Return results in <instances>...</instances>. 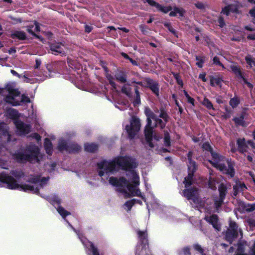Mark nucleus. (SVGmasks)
<instances>
[{
    "mask_svg": "<svg viewBox=\"0 0 255 255\" xmlns=\"http://www.w3.org/2000/svg\"><path fill=\"white\" fill-rule=\"evenodd\" d=\"M244 209L247 212H251L255 210V203L245 204L243 206Z\"/></svg>",
    "mask_w": 255,
    "mask_h": 255,
    "instance_id": "39",
    "label": "nucleus"
},
{
    "mask_svg": "<svg viewBox=\"0 0 255 255\" xmlns=\"http://www.w3.org/2000/svg\"><path fill=\"white\" fill-rule=\"evenodd\" d=\"M230 68L238 79H242L245 76L244 72H242L240 66L237 65H232Z\"/></svg>",
    "mask_w": 255,
    "mask_h": 255,
    "instance_id": "24",
    "label": "nucleus"
},
{
    "mask_svg": "<svg viewBox=\"0 0 255 255\" xmlns=\"http://www.w3.org/2000/svg\"><path fill=\"white\" fill-rule=\"evenodd\" d=\"M229 9L230 12L232 13H239V10L238 7L235 4H229L227 5Z\"/></svg>",
    "mask_w": 255,
    "mask_h": 255,
    "instance_id": "46",
    "label": "nucleus"
},
{
    "mask_svg": "<svg viewBox=\"0 0 255 255\" xmlns=\"http://www.w3.org/2000/svg\"><path fill=\"white\" fill-rule=\"evenodd\" d=\"M193 248L195 251H198L201 254H202L204 252V250L201 247V246L197 244H194L193 245Z\"/></svg>",
    "mask_w": 255,
    "mask_h": 255,
    "instance_id": "58",
    "label": "nucleus"
},
{
    "mask_svg": "<svg viewBox=\"0 0 255 255\" xmlns=\"http://www.w3.org/2000/svg\"><path fill=\"white\" fill-rule=\"evenodd\" d=\"M136 232L142 248L138 253L136 250L135 255H148L146 251L147 249L149 248L148 235L146 230L141 231L137 229L136 230Z\"/></svg>",
    "mask_w": 255,
    "mask_h": 255,
    "instance_id": "7",
    "label": "nucleus"
},
{
    "mask_svg": "<svg viewBox=\"0 0 255 255\" xmlns=\"http://www.w3.org/2000/svg\"><path fill=\"white\" fill-rule=\"evenodd\" d=\"M116 80L121 83H125L127 81V73L126 71L118 70L115 73Z\"/></svg>",
    "mask_w": 255,
    "mask_h": 255,
    "instance_id": "22",
    "label": "nucleus"
},
{
    "mask_svg": "<svg viewBox=\"0 0 255 255\" xmlns=\"http://www.w3.org/2000/svg\"><path fill=\"white\" fill-rule=\"evenodd\" d=\"M21 116L20 113H17V132H19L20 134L25 135L30 132L31 126L29 124H25L18 120Z\"/></svg>",
    "mask_w": 255,
    "mask_h": 255,
    "instance_id": "15",
    "label": "nucleus"
},
{
    "mask_svg": "<svg viewBox=\"0 0 255 255\" xmlns=\"http://www.w3.org/2000/svg\"><path fill=\"white\" fill-rule=\"evenodd\" d=\"M133 201H134V200L131 199L126 201L125 203V206L128 208V211H130L134 205Z\"/></svg>",
    "mask_w": 255,
    "mask_h": 255,
    "instance_id": "55",
    "label": "nucleus"
},
{
    "mask_svg": "<svg viewBox=\"0 0 255 255\" xmlns=\"http://www.w3.org/2000/svg\"><path fill=\"white\" fill-rule=\"evenodd\" d=\"M40 181V175L31 176L28 178V181L31 183H38Z\"/></svg>",
    "mask_w": 255,
    "mask_h": 255,
    "instance_id": "43",
    "label": "nucleus"
},
{
    "mask_svg": "<svg viewBox=\"0 0 255 255\" xmlns=\"http://www.w3.org/2000/svg\"><path fill=\"white\" fill-rule=\"evenodd\" d=\"M143 2H147L149 5L155 7L158 11L164 13H167L172 9V7L171 5L163 6L154 0H145L143 1Z\"/></svg>",
    "mask_w": 255,
    "mask_h": 255,
    "instance_id": "16",
    "label": "nucleus"
},
{
    "mask_svg": "<svg viewBox=\"0 0 255 255\" xmlns=\"http://www.w3.org/2000/svg\"><path fill=\"white\" fill-rule=\"evenodd\" d=\"M44 149L47 154L51 155L52 154V143L51 141L48 138H45L44 141Z\"/></svg>",
    "mask_w": 255,
    "mask_h": 255,
    "instance_id": "29",
    "label": "nucleus"
},
{
    "mask_svg": "<svg viewBox=\"0 0 255 255\" xmlns=\"http://www.w3.org/2000/svg\"><path fill=\"white\" fill-rule=\"evenodd\" d=\"M90 245L89 250L92 253L93 255H100L99 251L98 248L95 246L94 244L91 242H88Z\"/></svg>",
    "mask_w": 255,
    "mask_h": 255,
    "instance_id": "38",
    "label": "nucleus"
},
{
    "mask_svg": "<svg viewBox=\"0 0 255 255\" xmlns=\"http://www.w3.org/2000/svg\"><path fill=\"white\" fill-rule=\"evenodd\" d=\"M144 84L145 88L150 89L156 97H159L160 85L158 81L150 78H145Z\"/></svg>",
    "mask_w": 255,
    "mask_h": 255,
    "instance_id": "10",
    "label": "nucleus"
},
{
    "mask_svg": "<svg viewBox=\"0 0 255 255\" xmlns=\"http://www.w3.org/2000/svg\"><path fill=\"white\" fill-rule=\"evenodd\" d=\"M57 211L63 218H65L66 216L70 214V212L65 210L64 208L61 206H58Z\"/></svg>",
    "mask_w": 255,
    "mask_h": 255,
    "instance_id": "41",
    "label": "nucleus"
},
{
    "mask_svg": "<svg viewBox=\"0 0 255 255\" xmlns=\"http://www.w3.org/2000/svg\"><path fill=\"white\" fill-rule=\"evenodd\" d=\"M213 64L216 65H217V66H221L222 67V68L223 69H225V67L224 66V65L220 62V59L219 58L216 56H215L213 59Z\"/></svg>",
    "mask_w": 255,
    "mask_h": 255,
    "instance_id": "51",
    "label": "nucleus"
},
{
    "mask_svg": "<svg viewBox=\"0 0 255 255\" xmlns=\"http://www.w3.org/2000/svg\"><path fill=\"white\" fill-rule=\"evenodd\" d=\"M172 9H173V11H171L169 14L170 16H176L177 13H178L180 16L183 17L186 13V10L182 7L179 8L177 6H174Z\"/></svg>",
    "mask_w": 255,
    "mask_h": 255,
    "instance_id": "30",
    "label": "nucleus"
},
{
    "mask_svg": "<svg viewBox=\"0 0 255 255\" xmlns=\"http://www.w3.org/2000/svg\"><path fill=\"white\" fill-rule=\"evenodd\" d=\"M196 60L197 61L196 64L198 68H201L203 67L206 57L204 55H196Z\"/></svg>",
    "mask_w": 255,
    "mask_h": 255,
    "instance_id": "34",
    "label": "nucleus"
},
{
    "mask_svg": "<svg viewBox=\"0 0 255 255\" xmlns=\"http://www.w3.org/2000/svg\"><path fill=\"white\" fill-rule=\"evenodd\" d=\"M147 118H149L151 120L152 119L154 123L153 127H160L161 128L163 129L165 128L167 122L163 121L161 119L156 117L154 113H145Z\"/></svg>",
    "mask_w": 255,
    "mask_h": 255,
    "instance_id": "18",
    "label": "nucleus"
},
{
    "mask_svg": "<svg viewBox=\"0 0 255 255\" xmlns=\"http://www.w3.org/2000/svg\"><path fill=\"white\" fill-rule=\"evenodd\" d=\"M31 137L35 138L38 142L41 140V136L36 132L33 133L31 134Z\"/></svg>",
    "mask_w": 255,
    "mask_h": 255,
    "instance_id": "64",
    "label": "nucleus"
},
{
    "mask_svg": "<svg viewBox=\"0 0 255 255\" xmlns=\"http://www.w3.org/2000/svg\"><path fill=\"white\" fill-rule=\"evenodd\" d=\"M93 27L92 26L86 24L84 26V31L85 33H89L93 30Z\"/></svg>",
    "mask_w": 255,
    "mask_h": 255,
    "instance_id": "62",
    "label": "nucleus"
},
{
    "mask_svg": "<svg viewBox=\"0 0 255 255\" xmlns=\"http://www.w3.org/2000/svg\"><path fill=\"white\" fill-rule=\"evenodd\" d=\"M245 60L250 67H252L253 65L255 66V58H252L250 56H247L245 57Z\"/></svg>",
    "mask_w": 255,
    "mask_h": 255,
    "instance_id": "45",
    "label": "nucleus"
},
{
    "mask_svg": "<svg viewBox=\"0 0 255 255\" xmlns=\"http://www.w3.org/2000/svg\"><path fill=\"white\" fill-rule=\"evenodd\" d=\"M224 81L222 77H214L213 76L210 77V85L212 87L218 86L220 87L222 86V83Z\"/></svg>",
    "mask_w": 255,
    "mask_h": 255,
    "instance_id": "32",
    "label": "nucleus"
},
{
    "mask_svg": "<svg viewBox=\"0 0 255 255\" xmlns=\"http://www.w3.org/2000/svg\"><path fill=\"white\" fill-rule=\"evenodd\" d=\"M195 5L197 8L201 10L205 9L206 7L205 4L202 2H197Z\"/></svg>",
    "mask_w": 255,
    "mask_h": 255,
    "instance_id": "60",
    "label": "nucleus"
},
{
    "mask_svg": "<svg viewBox=\"0 0 255 255\" xmlns=\"http://www.w3.org/2000/svg\"><path fill=\"white\" fill-rule=\"evenodd\" d=\"M238 232L228 229L225 235V240L231 244L238 237Z\"/></svg>",
    "mask_w": 255,
    "mask_h": 255,
    "instance_id": "23",
    "label": "nucleus"
},
{
    "mask_svg": "<svg viewBox=\"0 0 255 255\" xmlns=\"http://www.w3.org/2000/svg\"><path fill=\"white\" fill-rule=\"evenodd\" d=\"M197 169V167L188 166V175L184 178L183 182L185 188L189 187L194 183L195 173Z\"/></svg>",
    "mask_w": 255,
    "mask_h": 255,
    "instance_id": "13",
    "label": "nucleus"
},
{
    "mask_svg": "<svg viewBox=\"0 0 255 255\" xmlns=\"http://www.w3.org/2000/svg\"><path fill=\"white\" fill-rule=\"evenodd\" d=\"M221 13L225 14L227 16L229 15V14H230V12L227 5L222 8Z\"/></svg>",
    "mask_w": 255,
    "mask_h": 255,
    "instance_id": "61",
    "label": "nucleus"
},
{
    "mask_svg": "<svg viewBox=\"0 0 255 255\" xmlns=\"http://www.w3.org/2000/svg\"><path fill=\"white\" fill-rule=\"evenodd\" d=\"M0 95L5 97L4 99L6 102L14 106L16 104L15 101V84L14 82L8 83L5 89L0 88Z\"/></svg>",
    "mask_w": 255,
    "mask_h": 255,
    "instance_id": "5",
    "label": "nucleus"
},
{
    "mask_svg": "<svg viewBox=\"0 0 255 255\" xmlns=\"http://www.w3.org/2000/svg\"><path fill=\"white\" fill-rule=\"evenodd\" d=\"M57 148L60 152L65 151L68 153H77L82 149L81 146L76 142H67L64 139L59 141Z\"/></svg>",
    "mask_w": 255,
    "mask_h": 255,
    "instance_id": "6",
    "label": "nucleus"
},
{
    "mask_svg": "<svg viewBox=\"0 0 255 255\" xmlns=\"http://www.w3.org/2000/svg\"><path fill=\"white\" fill-rule=\"evenodd\" d=\"M182 191V195L185 197L188 200L193 199L198 193V189L195 187L190 188H186Z\"/></svg>",
    "mask_w": 255,
    "mask_h": 255,
    "instance_id": "19",
    "label": "nucleus"
},
{
    "mask_svg": "<svg viewBox=\"0 0 255 255\" xmlns=\"http://www.w3.org/2000/svg\"><path fill=\"white\" fill-rule=\"evenodd\" d=\"M137 165L135 160L128 156H120L112 160L104 159L97 164L98 169H104L107 173H111L118 171L117 166L123 170L129 171L131 173V171L136 168Z\"/></svg>",
    "mask_w": 255,
    "mask_h": 255,
    "instance_id": "1",
    "label": "nucleus"
},
{
    "mask_svg": "<svg viewBox=\"0 0 255 255\" xmlns=\"http://www.w3.org/2000/svg\"><path fill=\"white\" fill-rule=\"evenodd\" d=\"M65 63L62 61L52 62L46 66L47 69L49 72H58L63 68Z\"/></svg>",
    "mask_w": 255,
    "mask_h": 255,
    "instance_id": "17",
    "label": "nucleus"
},
{
    "mask_svg": "<svg viewBox=\"0 0 255 255\" xmlns=\"http://www.w3.org/2000/svg\"><path fill=\"white\" fill-rule=\"evenodd\" d=\"M203 105L209 110H214L211 102L207 98H204L202 102Z\"/></svg>",
    "mask_w": 255,
    "mask_h": 255,
    "instance_id": "42",
    "label": "nucleus"
},
{
    "mask_svg": "<svg viewBox=\"0 0 255 255\" xmlns=\"http://www.w3.org/2000/svg\"><path fill=\"white\" fill-rule=\"evenodd\" d=\"M131 175L132 184L130 183L125 177H121L118 179L117 177L112 176L110 177L109 181L111 185L117 187H126L132 196H136L144 199V197L142 195L140 190L135 189L136 186L139 184V177L138 174L134 170H132Z\"/></svg>",
    "mask_w": 255,
    "mask_h": 255,
    "instance_id": "2",
    "label": "nucleus"
},
{
    "mask_svg": "<svg viewBox=\"0 0 255 255\" xmlns=\"http://www.w3.org/2000/svg\"><path fill=\"white\" fill-rule=\"evenodd\" d=\"M247 113H242L241 115L239 117H235L233 120L237 126H241L243 127H246L248 125V123L245 121Z\"/></svg>",
    "mask_w": 255,
    "mask_h": 255,
    "instance_id": "26",
    "label": "nucleus"
},
{
    "mask_svg": "<svg viewBox=\"0 0 255 255\" xmlns=\"http://www.w3.org/2000/svg\"><path fill=\"white\" fill-rule=\"evenodd\" d=\"M240 103V100L239 97L235 96L231 98L229 101V105L233 108H235L238 106Z\"/></svg>",
    "mask_w": 255,
    "mask_h": 255,
    "instance_id": "36",
    "label": "nucleus"
},
{
    "mask_svg": "<svg viewBox=\"0 0 255 255\" xmlns=\"http://www.w3.org/2000/svg\"><path fill=\"white\" fill-rule=\"evenodd\" d=\"M100 65L102 66L103 69H104V71L106 73L109 72V69L107 67V63L104 61H100Z\"/></svg>",
    "mask_w": 255,
    "mask_h": 255,
    "instance_id": "59",
    "label": "nucleus"
},
{
    "mask_svg": "<svg viewBox=\"0 0 255 255\" xmlns=\"http://www.w3.org/2000/svg\"><path fill=\"white\" fill-rule=\"evenodd\" d=\"M247 245V241H239L237 244V252L245 253V247Z\"/></svg>",
    "mask_w": 255,
    "mask_h": 255,
    "instance_id": "35",
    "label": "nucleus"
},
{
    "mask_svg": "<svg viewBox=\"0 0 255 255\" xmlns=\"http://www.w3.org/2000/svg\"><path fill=\"white\" fill-rule=\"evenodd\" d=\"M41 158L40 149L35 144L27 146L24 152H17V163H40Z\"/></svg>",
    "mask_w": 255,
    "mask_h": 255,
    "instance_id": "3",
    "label": "nucleus"
},
{
    "mask_svg": "<svg viewBox=\"0 0 255 255\" xmlns=\"http://www.w3.org/2000/svg\"><path fill=\"white\" fill-rule=\"evenodd\" d=\"M140 128V122L138 118L132 117L130 121V126L127 125L126 129L128 134V137L130 139L134 138Z\"/></svg>",
    "mask_w": 255,
    "mask_h": 255,
    "instance_id": "8",
    "label": "nucleus"
},
{
    "mask_svg": "<svg viewBox=\"0 0 255 255\" xmlns=\"http://www.w3.org/2000/svg\"><path fill=\"white\" fill-rule=\"evenodd\" d=\"M212 157V160H209V162L212 165L219 169L223 173L229 175L231 178H233L235 175V170L234 168V164L231 161L228 160V167L224 163H219V162L223 161L225 157L219 153L213 150L210 153Z\"/></svg>",
    "mask_w": 255,
    "mask_h": 255,
    "instance_id": "4",
    "label": "nucleus"
},
{
    "mask_svg": "<svg viewBox=\"0 0 255 255\" xmlns=\"http://www.w3.org/2000/svg\"><path fill=\"white\" fill-rule=\"evenodd\" d=\"M147 122L144 130L145 139L149 146L151 148H153L154 145L152 141L153 139V128L154 127L151 126L152 120L149 117L147 118Z\"/></svg>",
    "mask_w": 255,
    "mask_h": 255,
    "instance_id": "9",
    "label": "nucleus"
},
{
    "mask_svg": "<svg viewBox=\"0 0 255 255\" xmlns=\"http://www.w3.org/2000/svg\"><path fill=\"white\" fill-rule=\"evenodd\" d=\"M49 50L48 53H51L55 55H65V52L63 48L64 44L62 42H52L49 43Z\"/></svg>",
    "mask_w": 255,
    "mask_h": 255,
    "instance_id": "14",
    "label": "nucleus"
},
{
    "mask_svg": "<svg viewBox=\"0 0 255 255\" xmlns=\"http://www.w3.org/2000/svg\"><path fill=\"white\" fill-rule=\"evenodd\" d=\"M164 145L166 147H169L171 145L170 136L167 132L165 133L164 134Z\"/></svg>",
    "mask_w": 255,
    "mask_h": 255,
    "instance_id": "44",
    "label": "nucleus"
},
{
    "mask_svg": "<svg viewBox=\"0 0 255 255\" xmlns=\"http://www.w3.org/2000/svg\"><path fill=\"white\" fill-rule=\"evenodd\" d=\"M228 230L238 232V226L234 221H230Z\"/></svg>",
    "mask_w": 255,
    "mask_h": 255,
    "instance_id": "47",
    "label": "nucleus"
},
{
    "mask_svg": "<svg viewBox=\"0 0 255 255\" xmlns=\"http://www.w3.org/2000/svg\"><path fill=\"white\" fill-rule=\"evenodd\" d=\"M17 39L23 40L27 39L26 34L22 31H17Z\"/></svg>",
    "mask_w": 255,
    "mask_h": 255,
    "instance_id": "50",
    "label": "nucleus"
},
{
    "mask_svg": "<svg viewBox=\"0 0 255 255\" xmlns=\"http://www.w3.org/2000/svg\"><path fill=\"white\" fill-rule=\"evenodd\" d=\"M204 220L211 224L214 229L218 231H220L221 227L218 224L219 218L217 215L213 214L210 216H206Z\"/></svg>",
    "mask_w": 255,
    "mask_h": 255,
    "instance_id": "20",
    "label": "nucleus"
},
{
    "mask_svg": "<svg viewBox=\"0 0 255 255\" xmlns=\"http://www.w3.org/2000/svg\"><path fill=\"white\" fill-rule=\"evenodd\" d=\"M122 92L123 93L125 94L128 96H130L131 94L130 88L124 86L122 88Z\"/></svg>",
    "mask_w": 255,
    "mask_h": 255,
    "instance_id": "54",
    "label": "nucleus"
},
{
    "mask_svg": "<svg viewBox=\"0 0 255 255\" xmlns=\"http://www.w3.org/2000/svg\"><path fill=\"white\" fill-rule=\"evenodd\" d=\"M219 197L225 199L227 193V188L225 184L221 183L218 187Z\"/></svg>",
    "mask_w": 255,
    "mask_h": 255,
    "instance_id": "33",
    "label": "nucleus"
},
{
    "mask_svg": "<svg viewBox=\"0 0 255 255\" xmlns=\"http://www.w3.org/2000/svg\"><path fill=\"white\" fill-rule=\"evenodd\" d=\"M134 91L135 92V96L133 100V105L134 107H138L140 104V96L139 92V87L137 85H134Z\"/></svg>",
    "mask_w": 255,
    "mask_h": 255,
    "instance_id": "27",
    "label": "nucleus"
},
{
    "mask_svg": "<svg viewBox=\"0 0 255 255\" xmlns=\"http://www.w3.org/2000/svg\"><path fill=\"white\" fill-rule=\"evenodd\" d=\"M23 106V110L26 112H34L33 103L29 98L25 94H22L19 100L17 99V106Z\"/></svg>",
    "mask_w": 255,
    "mask_h": 255,
    "instance_id": "12",
    "label": "nucleus"
},
{
    "mask_svg": "<svg viewBox=\"0 0 255 255\" xmlns=\"http://www.w3.org/2000/svg\"><path fill=\"white\" fill-rule=\"evenodd\" d=\"M8 128L6 125L3 123H0V135L6 136L7 141H10V134L7 130Z\"/></svg>",
    "mask_w": 255,
    "mask_h": 255,
    "instance_id": "31",
    "label": "nucleus"
},
{
    "mask_svg": "<svg viewBox=\"0 0 255 255\" xmlns=\"http://www.w3.org/2000/svg\"><path fill=\"white\" fill-rule=\"evenodd\" d=\"M17 77H18L19 78L21 79V80L24 82L30 83H32V79H31L29 78H28L27 77H26L25 75L22 76L17 73Z\"/></svg>",
    "mask_w": 255,
    "mask_h": 255,
    "instance_id": "53",
    "label": "nucleus"
},
{
    "mask_svg": "<svg viewBox=\"0 0 255 255\" xmlns=\"http://www.w3.org/2000/svg\"><path fill=\"white\" fill-rule=\"evenodd\" d=\"M17 189L24 191L25 192L30 191L34 193L37 194L39 192L38 187L34 188L33 186L28 184H19L17 183Z\"/></svg>",
    "mask_w": 255,
    "mask_h": 255,
    "instance_id": "21",
    "label": "nucleus"
},
{
    "mask_svg": "<svg viewBox=\"0 0 255 255\" xmlns=\"http://www.w3.org/2000/svg\"><path fill=\"white\" fill-rule=\"evenodd\" d=\"M202 148L204 150L209 151L210 153L213 150V148L211 146L209 142H204L202 146Z\"/></svg>",
    "mask_w": 255,
    "mask_h": 255,
    "instance_id": "48",
    "label": "nucleus"
},
{
    "mask_svg": "<svg viewBox=\"0 0 255 255\" xmlns=\"http://www.w3.org/2000/svg\"><path fill=\"white\" fill-rule=\"evenodd\" d=\"M216 183V180L215 178L212 177L209 178L208 185L209 188L213 190H216L217 189Z\"/></svg>",
    "mask_w": 255,
    "mask_h": 255,
    "instance_id": "37",
    "label": "nucleus"
},
{
    "mask_svg": "<svg viewBox=\"0 0 255 255\" xmlns=\"http://www.w3.org/2000/svg\"><path fill=\"white\" fill-rule=\"evenodd\" d=\"M4 186L11 189L16 188L14 179L7 174L2 172L0 174V187Z\"/></svg>",
    "mask_w": 255,
    "mask_h": 255,
    "instance_id": "11",
    "label": "nucleus"
},
{
    "mask_svg": "<svg viewBox=\"0 0 255 255\" xmlns=\"http://www.w3.org/2000/svg\"><path fill=\"white\" fill-rule=\"evenodd\" d=\"M248 223L249 225V226L251 228H255V219H249L248 220Z\"/></svg>",
    "mask_w": 255,
    "mask_h": 255,
    "instance_id": "63",
    "label": "nucleus"
},
{
    "mask_svg": "<svg viewBox=\"0 0 255 255\" xmlns=\"http://www.w3.org/2000/svg\"><path fill=\"white\" fill-rule=\"evenodd\" d=\"M224 198L219 197V199H216L214 202L215 206L217 209L221 207L224 203Z\"/></svg>",
    "mask_w": 255,
    "mask_h": 255,
    "instance_id": "49",
    "label": "nucleus"
},
{
    "mask_svg": "<svg viewBox=\"0 0 255 255\" xmlns=\"http://www.w3.org/2000/svg\"><path fill=\"white\" fill-rule=\"evenodd\" d=\"M193 154V153L192 151H189L187 154V158L189 161L188 166L197 167L196 162L192 160Z\"/></svg>",
    "mask_w": 255,
    "mask_h": 255,
    "instance_id": "40",
    "label": "nucleus"
},
{
    "mask_svg": "<svg viewBox=\"0 0 255 255\" xmlns=\"http://www.w3.org/2000/svg\"><path fill=\"white\" fill-rule=\"evenodd\" d=\"M247 143V142H246L245 138H239L237 139V144L240 152L243 153L248 151L247 148H248V146Z\"/></svg>",
    "mask_w": 255,
    "mask_h": 255,
    "instance_id": "25",
    "label": "nucleus"
},
{
    "mask_svg": "<svg viewBox=\"0 0 255 255\" xmlns=\"http://www.w3.org/2000/svg\"><path fill=\"white\" fill-rule=\"evenodd\" d=\"M123 188V187H119L117 190L119 192L123 193L126 198L130 197L132 196V194H130L126 189H124Z\"/></svg>",
    "mask_w": 255,
    "mask_h": 255,
    "instance_id": "52",
    "label": "nucleus"
},
{
    "mask_svg": "<svg viewBox=\"0 0 255 255\" xmlns=\"http://www.w3.org/2000/svg\"><path fill=\"white\" fill-rule=\"evenodd\" d=\"M84 147L86 151L90 153H95L98 149V145L95 143H86Z\"/></svg>",
    "mask_w": 255,
    "mask_h": 255,
    "instance_id": "28",
    "label": "nucleus"
},
{
    "mask_svg": "<svg viewBox=\"0 0 255 255\" xmlns=\"http://www.w3.org/2000/svg\"><path fill=\"white\" fill-rule=\"evenodd\" d=\"M139 27L140 30L143 34H146L148 33V30L149 28L147 25L141 24Z\"/></svg>",
    "mask_w": 255,
    "mask_h": 255,
    "instance_id": "56",
    "label": "nucleus"
},
{
    "mask_svg": "<svg viewBox=\"0 0 255 255\" xmlns=\"http://www.w3.org/2000/svg\"><path fill=\"white\" fill-rule=\"evenodd\" d=\"M218 22L219 23V26L221 28H223L225 25V22L223 17L220 16L219 17L218 19Z\"/></svg>",
    "mask_w": 255,
    "mask_h": 255,
    "instance_id": "57",
    "label": "nucleus"
}]
</instances>
